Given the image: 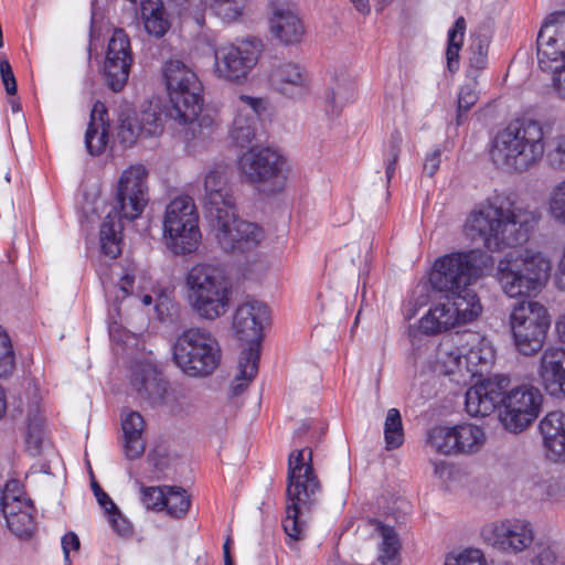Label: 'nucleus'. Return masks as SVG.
Here are the masks:
<instances>
[{"instance_id":"nucleus-1","label":"nucleus","mask_w":565,"mask_h":565,"mask_svg":"<svg viewBox=\"0 0 565 565\" xmlns=\"http://www.w3.org/2000/svg\"><path fill=\"white\" fill-rule=\"evenodd\" d=\"M202 202L211 233L222 250L248 252L265 238L262 227L238 216L226 164L214 163L205 169Z\"/></svg>"},{"instance_id":"nucleus-2","label":"nucleus","mask_w":565,"mask_h":565,"mask_svg":"<svg viewBox=\"0 0 565 565\" xmlns=\"http://www.w3.org/2000/svg\"><path fill=\"white\" fill-rule=\"evenodd\" d=\"M536 222L535 212L505 193H493L470 212L465 230L472 242L500 252L525 243Z\"/></svg>"},{"instance_id":"nucleus-3","label":"nucleus","mask_w":565,"mask_h":565,"mask_svg":"<svg viewBox=\"0 0 565 565\" xmlns=\"http://www.w3.org/2000/svg\"><path fill=\"white\" fill-rule=\"evenodd\" d=\"M287 504L282 529L287 544L301 541L307 535L308 521L319 505L322 484L312 466V449L303 447L288 456Z\"/></svg>"},{"instance_id":"nucleus-4","label":"nucleus","mask_w":565,"mask_h":565,"mask_svg":"<svg viewBox=\"0 0 565 565\" xmlns=\"http://www.w3.org/2000/svg\"><path fill=\"white\" fill-rule=\"evenodd\" d=\"M545 152L543 126L532 118H518L494 136L490 159L500 170L522 173L535 167Z\"/></svg>"},{"instance_id":"nucleus-5","label":"nucleus","mask_w":565,"mask_h":565,"mask_svg":"<svg viewBox=\"0 0 565 565\" xmlns=\"http://www.w3.org/2000/svg\"><path fill=\"white\" fill-rule=\"evenodd\" d=\"M116 206L109 212L100 226V246L105 255L116 258L121 253V218L136 220L148 203V171L142 164H132L125 169L116 186Z\"/></svg>"},{"instance_id":"nucleus-6","label":"nucleus","mask_w":565,"mask_h":565,"mask_svg":"<svg viewBox=\"0 0 565 565\" xmlns=\"http://www.w3.org/2000/svg\"><path fill=\"white\" fill-rule=\"evenodd\" d=\"M269 321L267 305L258 300H247L234 313L233 328L242 341L248 343L239 355L237 374L231 383L233 396L241 395L258 372L263 330Z\"/></svg>"},{"instance_id":"nucleus-7","label":"nucleus","mask_w":565,"mask_h":565,"mask_svg":"<svg viewBox=\"0 0 565 565\" xmlns=\"http://www.w3.org/2000/svg\"><path fill=\"white\" fill-rule=\"evenodd\" d=\"M185 288L189 306L202 319L215 320L230 308L232 282L218 265H193L186 273Z\"/></svg>"},{"instance_id":"nucleus-8","label":"nucleus","mask_w":565,"mask_h":565,"mask_svg":"<svg viewBox=\"0 0 565 565\" xmlns=\"http://www.w3.org/2000/svg\"><path fill=\"white\" fill-rule=\"evenodd\" d=\"M175 365L190 377H206L222 362V349L215 335L203 328H190L173 344Z\"/></svg>"},{"instance_id":"nucleus-9","label":"nucleus","mask_w":565,"mask_h":565,"mask_svg":"<svg viewBox=\"0 0 565 565\" xmlns=\"http://www.w3.org/2000/svg\"><path fill=\"white\" fill-rule=\"evenodd\" d=\"M550 269V260L543 254L526 250L522 256L501 259L497 278L509 297H532L541 291Z\"/></svg>"},{"instance_id":"nucleus-10","label":"nucleus","mask_w":565,"mask_h":565,"mask_svg":"<svg viewBox=\"0 0 565 565\" xmlns=\"http://www.w3.org/2000/svg\"><path fill=\"white\" fill-rule=\"evenodd\" d=\"M492 264V257L479 249L452 253L435 262L429 280L437 291L446 295L459 292L469 288Z\"/></svg>"},{"instance_id":"nucleus-11","label":"nucleus","mask_w":565,"mask_h":565,"mask_svg":"<svg viewBox=\"0 0 565 565\" xmlns=\"http://www.w3.org/2000/svg\"><path fill=\"white\" fill-rule=\"evenodd\" d=\"M162 72L171 104L168 116L177 122L192 120L203 106V85L196 73L173 58L166 62Z\"/></svg>"},{"instance_id":"nucleus-12","label":"nucleus","mask_w":565,"mask_h":565,"mask_svg":"<svg viewBox=\"0 0 565 565\" xmlns=\"http://www.w3.org/2000/svg\"><path fill=\"white\" fill-rule=\"evenodd\" d=\"M163 239L174 255L193 254L201 244L199 213L194 201L189 195H180L166 206L163 215Z\"/></svg>"},{"instance_id":"nucleus-13","label":"nucleus","mask_w":565,"mask_h":565,"mask_svg":"<svg viewBox=\"0 0 565 565\" xmlns=\"http://www.w3.org/2000/svg\"><path fill=\"white\" fill-rule=\"evenodd\" d=\"M241 179L250 185L267 188L269 193L280 192L288 177L287 160L269 147H250L237 158Z\"/></svg>"},{"instance_id":"nucleus-14","label":"nucleus","mask_w":565,"mask_h":565,"mask_svg":"<svg viewBox=\"0 0 565 565\" xmlns=\"http://www.w3.org/2000/svg\"><path fill=\"white\" fill-rule=\"evenodd\" d=\"M481 312V305L476 292L463 289L446 295L445 301L439 302L420 319L419 328L426 334L446 331L456 324L467 323Z\"/></svg>"},{"instance_id":"nucleus-15","label":"nucleus","mask_w":565,"mask_h":565,"mask_svg":"<svg viewBox=\"0 0 565 565\" xmlns=\"http://www.w3.org/2000/svg\"><path fill=\"white\" fill-rule=\"evenodd\" d=\"M546 309L536 301H521L512 310L510 324L516 349L532 355L543 347L550 327Z\"/></svg>"},{"instance_id":"nucleus-16","label":"nucleus","mask_w":565,"mask_h":565,"mask_svg":"<svg viewBox=\"0 0 565 565\" xmlns=\"http://www.w3.org/2000/svg\"><path fill=\"white\" fill-rule=\"evenodd\" d=\"M259 53L250 41L220 45L214 51L213 73L216 78L242 85L258 62Z\"/></svg>"},{"instance_id":"nucleus-17","label":"nucleus","mask_w":565,"mask_h":565,"mask_svg":"<svg viewBox=\"0 0 565 565\" xmlns=\"http://www.w3.org/2000/svg\"><path fill=\"white\" fill-rule=\"evenodd\" d=\"M487 441L483 427L463 423L454 427H435L428 433L427 446L435 452L451 455H475Z\"/></svg>"},{"instance_id":"nucleus-18","label":"nucleus","mask_w":565,"mask_h":565,"mask_svg":"<svg viewBox=\"0 0 565 565\" xmlns=\"http://www.w3.org/2000/svg\"><path fill=\"white\" fill-rule=\"evenodd\" d=\"M543 403L540 390L530 384L519 385L503 395L500 420L510 433H521L539 416Z\"/></svg>"},{"instance_id":"nucleus-19","label":"nucleus","mask_w":565,"mask_h":565,"mask_svg":"<svg viewBox=\"0 0 565 565\" xmlns=\"http://www.w3.org/2000/svg\"><path fill=\"white\" fill-rule=\"evenodd\" d=\"M482 536L493 547L516 554L531 546L534 532L532 524L526 520L505 519L484 526Z\"/></svg>"},{"instance_id":"nucleus-20","label":"nucleus","mask_w":565,"mask_h":565,"mask_svg":"<svg viewBox=\"0 0 565 565\" xmlns=\"http://www.w3.org/2000/svg\"><path fill=\"white\" fill-rule=\"evenodd\" d=\"M510 377L497 374L478 381L466 392L465 407L472 417H486L502 405Z\"/></svg>"},{"instance_id":"nucleus-21","label":"nucleus","mask_w":565,"mask_h":565,"mask_svg":"<svg viewBox=\"0 0 565 565\" xmlns=\"http://www.w3.org/2000/svg\"><path fill=\"white\" fill-rule=\"evenodd\" d=\"M537 60L541 70L550 71L565 63V12H555L537 34Z\"/></svg>"},{"instance_id":"nucleus-22","label":"nucleus","mask_w":565,"mask_h":565,"mask_svg":"<svg viewBox=\"0 0 565 565\" xmlns=\"http://www.w3.org/2000/svg\"><path fill=\"white\" fill-rule=\"evenodd\" d=\"M132 54L128 35L121 29H116L108 42L106 58L104 62V75L108 86L114 92H119L126 85Z\"/></svg>"},{"instance_id":"nucleus-23","label":"nucleus","mask_w":565,"mask_h":565,"mask_svg":"<svg viewBox=\"0 0 565 565\" xmlns=\"http://www.w3.org/2000/svg\"><path fill=\"white\" fill-rule=\"evenodd\" d=\"M163 130V121L158 106L149 104L139 113L121 114L117 138L125 147L134 146L140 137L158 136Z\"/></svg>"},{"instance_id":"nucleus-24","label":"nucleus","mask_w":565,"mask_h":565,"mask_svg":"<svg viewBox=\"0 0 565 565\" xmlns=\"http://www.w3.org/2000/svg\"><path fill=\"white\" fill-rule=\"evenodd\" d=\"M269 84L274 90L290 99H299L309 90L306 72L295 63L284 62L273 66Z\"/></svg>"},{"instance_id":"nucleus-25","label":"nucleus","mask_w":565,"mask_h":565,"mask_svg":"<svg viewBox=\"0 0 565 565\" xmlns=\"http://www.w3.org/2000/svg\"><path fill=\"white\" fill-rule=\"evenodd\" d=\"M262 100L241 95L235 104V115L230 128V137L241 147L253 141L256 134V119Z\"/></svg>"},{"instance_id":"nucleus-26","label":"nucleus","mask_w":565,"mask_h":565,"mask_svg":"<svg viewBox=\"0 0 565 565\" xmlns=\"http://www.w3.org/2000/svg\"><path fill=\"white\" fill-rule=\"evenodd\" d=\"M465 370L467 379L482 376L494 362V350L488 339L476 332L465 335Z\"/></svg>"},{"instance_id":"nucleus-27","label":"nucleus","mask_w":565,"mask_h":565,"mask_svg":"<svg viewBox=\"0 0 565 565\" xmlns=\"http://www.w3.org/2000/svg\"><path fill=\"white\" fill-rule=\"evenodd\" d=\"M131 385L141 398L152 404L161 403L167 392V382L162 380L151 362H136L134 364Z\"/></svg>"},{"instance_id":"nucleus-28","label":"nucleus","mask_w":565,"mask_h":565,"mask_svg":"<svg viewBox=\"0 0 565 565\" xmlns=\"http://www.w3.org/2000/svg\"><path fill=\"white\" fill-rule=\"evenodd\" d=\"M540 377L545 391L555 397L565 395V350L548 349L540 364Z\"/></svg>"},{"instance_id":"nucleus-29","label":"nucleus","mask_w":565,"mask_h":565,"mask_svg":"<svg viewBox=\"0 0 565 565\" xmlns=\"http://www.w3.org/2000/svg\"><path fill=\"white\" fill-rule=\"evenodd\" d=\"M539 428L550 459L565 462V413H547L541 419Z\"/></svg>"},{"instance_id":"nucleus-30","label":"nucleus","mask_w":565,"mask_h":565,"mask_svg":"<svg viewBox=\"0 0 565 565\" xmlns=\"http://www.w3.org/2000/svg\"><path fill=\"white\" fill-rule=\"evenodd\" d=\"M271 33L285 44H295L301 41L305 25L297 10L291 6L275 8L270 19Z\"/></svg>"},{"instance_id":"nucleus-31","label":"nucleus","mask_w":565,"mask_h":565,"mask_svg":"<svg viewBox=\"0 0 565 565\" xmlns=\"http://www.w3.org/2000/svg\"><path fill=\"white\" fill-rule=\"evenodd\" d=\"M145 427L146 423L140 413L128 408L121 412L124 451L129 460L138 459L145 452L146 443L142 437Z\"/></svg>"},{"instance_id":"nucleus-32","label":"nucleus","mask_w":565,"mask_h":565,"mask_svg":"<svg viewBox=\"0 0 565 565\" xmlns=\"http://www.w3.org/2000/svg\"><path fill=\"white\" fill-rule=\"evenodd\" d=\"M108 143L107 109L100 102H96L90 111V120L85 134V145L92 156L103 153Z\"/></svg>"},{"instance_id":"nucleus-33","label":"nucleus","mask_w":565,"mask_h":565,"mask_svg":"<svg viewBox=\"0 0 565 565\" xmlns=\"http://www.w3.org/2000/svg\"><path fill=\"white\" fill-rule=\"evenodd\" d=\"M463 345H455L451 342H444L437 351V369L445 375L452 376L457 383L466 384L467 373L465 370Z\"/></svg>"},{"instance_id":"nucleus-34","label":"nucleus","mask_w":565,"mask_h":565,"mask_svg":"<svg viewBox=\"0 0 565 565\" xmlns=\"http://www.w3.org/2000/svg\"><path fill=\"white\" fill-rule=\"evenodd\" d=\"M141 15L146 32L154 38H162L171 26L160 0H141Z\"/></svg>"},{"instance_id":"nucleus-35","label":"nucleus","mask_w":565,"mask_h":565,"mask_svg":"<svg viewBox=\"0 0 565 565\" xmlns=\"http://www.w3.org/2000/svg\"><path fill=\"white\" fill-rule=\"evenodd\" d=\"M375 530L381 536L379 561L383 565H396L401 542L394 527L375 522Z\"/></svg>"},{"instance_id":"nucleus-36","label":"nucleus","mask_w":565,"mask_h":565,"mask_svg":"<svg viewBox=\"0 0 565 565\" xmlns=\"http://www.w3.org/2000/svg\"><path fill=\"white\" fill-rule=\"evenodd\" d=\"M355 98V84L352 79L343 77L337 81L324 95L328 111L338 114L340 109Z\"/></svg>"},{"instance_id":"nucleus-37","label":"nucleus","mask_w":565,"mask_h":565,"mask_svg":"<svg viewBox=\"0 0 565 565\" xmlns=\"http://www.w3.org/2000/svg\"><path fill=\"white\" fill-rule=\"evenodd\" d=\"M137 271V268L132 265L124 268L117 284L105 289L107 301L117 306L127 297L135 296Z\"/></svg>"},{"instance_id":"nucleus-38","label":"nucleus","mask_w":565,"mask_h":565,"mask_svg":"<svg viewBox=\"0 0 565 565\" xmlns=\"http://www.w3.org/2000/svg\"><path fill=\"white\" fill-rule=\"evenodd\" d=\"M490 40L487 35L477 34L472 36L469 46V70L468 77L476 79L478 74L488 65V51Z\"/></svg>"},{"instance_id":"nucleus-39","label":"nucleus","mask_w":565,"mask_h":565,"mask_svg":"<svg viewBox=\"0 0 565 565\" xmlns=\"http://www.w3.org/2000/svg\"><path fill=\"white\" fill-rule=\"evenodd\" d=\"M466 32V20L459 17L452 28L448 31V46L446 51L447 66L450 72L459 67V51L463 43Z\"/></svg>"},{"instance_id":"nucleus-40","label":"nucleus","mask_w":565,"mask_h":565,"mask_svg":"<svg viewBox=\"0 0 565 565\" xmlns=\"http://www.w3.org/2000/svg\"><path fill=\"white\" fill-rule=\"evenodd\" d=\"M384 439L387 450L399 448L404 443L402 416L397 408H390L384 423Z\"/></svg>"},{"instance_id":"nucleus-41","label":"nucleus","mask_w":565,"mask_h":565,"mask_svg":"<svg viewBox=\"0 0 565 565\" xmlns=\"http://www.w3.org/2000/svg\"><path fill=\"white\" fill-rule=\"evenodd\" d=\"M191 507V497L181 487H167L164 509L167 513L175 519L186 514Z\"/></svg>"},{"instance_id":"nucleus-42","label":"nucleus","mask_w":565,"mask_h":565,"mask_svg":"<svg viewBox=\"0 0 565 565\" xmlns=\"http://www.w3.org/2000/svg\"><path fill=\"white\" fill-rule=\"evenodd\" d=\"M4 518L9 530L19 537L30 536L35 529V511L14 513L10 508Z\"/></svg>"},{"instance_id":"nucleus-43","label":"nucleus","mask_w":565,"mask_h":565,"mask_svg":"<svg viewBox=\"0 0 565 565\" xmlns=\"http://www.w3.org/2000/svg\"><path fill=\"white\" fill-rule=\"evenodd\" d=\"M546 204L551 218L555 223L565 226V180L551 189Z\"/></svg>"},{"instance_id":"nucleus-44","label":"nucleus","mask_w":565,"mask_h":565,"mask_svg":"<svg viewBox=\"0 0 565 565\" xmlns=\"http://www.w3.org/2000/svg\"><path fill=\"white\" fill-rule=\"evenodd\" d=\"M211 10L225 22L237 20L246 7V0H211Z\"/></svg>"},{"instance_id":"nucleus-45","label":"nucleus","mask_w":565,"mask_h":565,"mask_svg":"<svg viewBox=\"0 0 565 565\" xmlns=\"http://www.w3.org/2000/svg\"><path fill=\"white\" fill-rule=\"evenodd\" d=\"M179 125L189 126V130L195 136H205L213 131L217 126V118L211 111H202V107L192 120L178 122Z\"/></svg>"},{"instance_id":"nucleus-46","label":"nucleus","mask_w":565,"mask_h":565,"mask_svg":"<svg viewBox=\"0 0 565 565\" xmlns=\"http://www.w3.org/2000/svg\"><path fill=\"white\" fill-rule=\"evenodd\" d=\"M14 367V352L11 340L0 326V376L9 375Z\"/></svg>"},{"instance_id":"nucleus-47","label":"nucleus","mask_w":565,"mask_h":565,"mask_svg":"<svg viewBox=\"0 0 565 565\" xmlns=\"http://www.w3.org/2000/svg\"><path fill=\"white\" fill-rule=\"evenodd\" d=\"M167 487H141V501L148 510L161 511L164 509Z\"/></svg>"},{"instance_id":"nucleus-48","label":"nucleus","mask_w":565,"mask_h":565,"mask_svg":"<svg viewBox=\"0 0 565 565\" xmlns=\"http://www.w3.org/2000/svg\"><path fill=\"white\" fill-rule=\"evenodd\" d=\"M444 565H486V561L480 550L470 548L458 555H447Z\"/></svg>"},{"instance_id":"nucleus-49","label":"nucleus","mask_w":565,"mask_h":565,"mask_svg":"<svg viewBox=\"0 0 565 565\" xmlns=\"http://www.w3.org/2000/svg\"><path fill=\"white\" fill-rule=\"evenodd\" d=\"M25 497L23 487L19 480L7 481L3 488H0V511L7 508V503H13Z\"/></svg>"},{"instance_id":"nucleus-50","label":"nucleus","mask_w":565,"mask_h":565,"mask_svg":"<svg viewBox=\"0 0 565 565\" xmlns=\"http://www.w3.org/2000/svg\"><path fill=\"white\" fill-rule=\"evenodd\" d=\"M478 100L476 86L466 84L460 88L458 95V124L463 113H467Z\"/></svg>"},{"instance_id":"nucleus-51","label":"nucleus","mask_w":565,"mask_h":565,"mask_svg":"<svg viewBox=\"0 0 565 565\" xmlns=\"http://www.w3.org/2000/svg\"><path fill=\"white\" fill-rule=\"evenodd\" d=\"M401 142H402L401 134L399 132L393 134L392 138H391L390 149L387 152V163H386V170H385L386 179L388 182L395 174L396 162L398 160L399 152H401Z\"/></svg>"},{"instance_id":"nucleus-52","label":"nucleus","mask_w":565,"mask_h":565,"mask_svg":"<svg viewBox=\"0 0 565 565\" xmlns=\"http://www.w3.org/2000/svg\"><path fill=\"white\" fill-rule=\"evenodd\" d=\"M43 430L40 427V425L35 423H30L28 427V434H26V444L28 449L31 451L32 455L40 454L42 443H43Z\"/></svg>"},{"instance_id":"nucleus-53","label":"nucleus","mask_w":565,"mask_h":565,"mask_svg":"<svg viewBox=\"0 0 565 565\" xmlns=\"http://www.w3.org/2000/svg\"><path fill=\"white\" fill-rule=\"evenodd\" d=\"M548 72H552L551 85L553 92L559 99L565 100V63Z\"/></svg>"},{"instance_id":"nucleus-54","label":"nucleus","mask_w":565,"mask_h":565,"mask_svg":"<svg viewBox=\"0 0 565 565\" xmlns=\"http://www.w3.org/2000/svg\"><path fill=\"white\" fill-rule=\"evenodd\" d=\"M443 150L439 147L427 152L424 160L423 171L428 177H434L441 163Z\"/></svg>"},{"instance_id":"nucleus-55","label":"nucleus","mask_w":565,"mask_h":565,"mask_svg":"<svg viewBox=\"0 0 565 565\" xmlns=\"http://www.w3.org/2000/svg\"><path fill=\"white\" fill-rule=\"evenodd\" d=\"M0 74L6 92L9 95H14L17 93V82L11 65L6 60L0 63Z\"/></svg>"},{"instance_id":"nucleus-56","label":"nucleus","mask_w":565,"mask_h":565,"mask_svg":"<svg viewBox=\"0 0 565 565\" xmlns=\"http://www.w3.org/2000/svg\"><path fill=\"white\" fill-rule=\"evenodd\" d=\"M108 515V521L119 535H126L130 532L129 522L121 515L118 508L116 510L109 511L106 513Z\"/></svg>"},{"instance_id":"nucleus-57","label":"nucleus","mask_w":565,"mask_h":565,"mask_svg":"<svg viewBox=\"0 0 565 565\" xmlns=\"http://www.w3.org/2000/svg\"><path fill=\"white\" fill-rule=\"evenodd\" d=\"M62 548L64 554V562H68L71 551H78L81 542L78 536L74 532L66 533L62 537Z\"/></svg>"},{"instance_id":"nucleus-58","label":"nucleus","mask_w":565,"mask_h":565,"mask_svg":"<svg viewBox=\"0 0 565 565\" xmlns=\"http://www.w3.org/2000/svg\"><path fill=\"white\" fill-rule=\"evenodd\" d=\"M555 281L559 289L565 290V242L563 243L557 262Z\"/></svg>"},{"instance_id":"nucleus-59","label":"nucleus","mask_w":565,"mask_h":565,"mask_svg":"<svg viewBox=\"0 0 565 565\" xmlns=\"http://www.w3.org/2000/svg\"><path fill=\"white\" fill-rule=\"evenodd\" d=\"M10 508L13 509L14 513H20V512H23V511H35V508L32 504V501L29 498H26V497H23L19 501H15V502L10 503V504L7 503V508L1 510V512L3 513L4 516H8V512H9Z\"/></svg>"},{"instance_id":"nucleus-60","label":"nucleus","mask_w":565,"mask_h":565,"mask_svg":"<svg viewBox=\"0 0 565 565\" xmlns=\"http://www.w3.org/2000/svg\"><path fill=\"white\" fill-rule=\"evenodd\" d=\"M554 162L558 168L565 170V135L561 137L557 142L554 153Z\"/></svg>"},{"instance_id":"nucleus-61","label":"nucleus","mask_w":565,"mask_h":565,"mask_svg":"<svg viewBox=\"0 0 565 565\" xmlns=\"http://www.w3.org/2000/svg\"><path fill=\"white\" fill-rule=\"evenodd\" d=\"M96 499L99 505L104 509V511L107 513L109 511L116 510V504L110 499V497L102 490L99 493H96Z\"/></svg>"},{"instance_id":"nucleus-62","label":"nucleus","mask_w":565,"mask_h":565,"mask_svg":"<svg viewBox=\"0 0 565 565\" xmlns=\"http://www.w3.org/2000/svg\"><path fill=\"white\" fill-rule=\"evenodd\" d=\"M555 329L561 342H565V313L562 315L555 322Z\"/></svg>"},{"instance_id":"nucleus-63","label":"nucleus","mask_w":565,"mask_h":565,"mask_svg":"<svg viewBox=\"0 0 565 565\" xmlns=\"http://www.w3.org/2000/svg\"><path fill=\"white\" fill-rule=\"evenodd\" d=\"M354 8L362 14H369L371 11L369 0H350Z\"/></svg>"},{"instance_id":"nucleus-64","label":"nucleus","mask_w":565,"mask_h":565,"mask_svg":"<svg viewBox=\"0 0 565 565\" xmlns=\"http://www.w3.org/2000/svg\"><path fill=\"white\" fill-rule=\"evenodd\" d=\"M6 411H7L6 394H4L2 386L0 385V418L3 417V415L6 414Z\"/></svg>"}]
</instances>
